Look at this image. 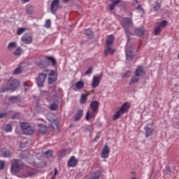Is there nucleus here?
I'll use <instances>...</instances> for the list:
<instances>
[{
    "label": "nucleus",
    "mask_w": 179,
    "mask_h": 179,
    "mask_svg": "<svg viewBox=\"0 0 179 179\" xmlns=\"http://www.w3.org/2000/svg\"><path fill=\"white\" fill-rule=\"evenodd\" d=\"M148 125H153V124H148L145 127V137H146V138H149V136H150L152 135V134H153V129L149 127Z\"/></svg>",
    "instance_id": "nucleus-15"
},
{
    "label": "nucleus",
    "mask_w": 179,
    "mask_h": 179,
    "mask_svg": "<svg viewBox=\"0 0 179 179\" xmlns=\"http://www.w3.org/2000/svg\"><path fill=\"white\" fill-rule=\"evenodd\" d=\"M162 29L159 25L155 29V36H159V34L162 32Z\"/></svg>",
    "instance_id": "nucleus-33"
},
{
    "label": "nucleus",
    "mask_w": 179,
    "mask_h": 179,
    "mask_svg": "<svg viewBox=\"0 0 179 179\" xmlns=\"http://www.w3.org/2000/svg\"><path fill=\"white\" fill-rule=\"evenodd\" d=\"M45 27L50 29L51 27V20H47L45 23Z\"/></svg>",
    "instance_id": "nucleus-39"
},
{
    "label": "nucleus",
    "mask_w": 179,
    "mask_h": 179,
    "mask_svg": "<svg viewBox=\"0 0 179 179\" xmlns=\"http://www.w3.org/2000/svg\"><path fill=\"white\" fill-rule=\"evenodd\" d=\"M20 127H21V129H22V130L24 133V132H27V131H26V129H27L30 127V125L28 123L22 122L20 124Z\"/></svg>",
    "instance_id": "nucleus-24"
},
{
    "label": "nucleus",
    "mask_w": 179,
    "mask_h": 179,
    "mask_svg": "<svg viewBox=\"0 0 179 179\" xmlns=\"http://www.w3.org/2000/svg\"><path fill=\"white\" fill-rule=\"evenodd\" d=\"M24 31H26V29L25 28H19L17 29V35L20 36V34H22V33H24Z\"/></svg>",
    "instance_id": "nucleus-41"
},
{
    "label": "nucleus",
    "mask_w": 179,
    "mask_h": 179,
    "mask_svg": "<svg viewBox=\"0 0 179 179\" xmlns=\"http://www.w3.org/2000/svg\"><path fill=\"white\" fill-rule=\"evenodd\" d=\"M29 1H30V0H22V3H26L29 2Z\"/></svg>",
    "instance_id": "nucleus-56"
},
{
    "label": "nucleus",
    "mask_w": 179,
    "mask_h": 179,
    "mask_svg": "<svg viewBox=\"0 0 179 179\" xmlns=\"http://www.w3.org/2000/svg\"><path fill=\"white\" fill-rule=\"evenodd\" d=\"M36 110L38 113H41V111H43V108L39 106H36Z\"/></svg>",
    "instance_id": "nucleus-49"
},
{
    "label": "nucleus",
    "mask_w": 179,
    "mask_h": 179,
    "mask_svg": "<svg viewBox=\"0 0 179 179\" xmlns=\"http://www.w3.org/2000/svg\"><path fill=\"white\" fill-rule=\"evenodd\" d=\"M85 43H86V41H82L80 42V45H83V44H85Z\"/></svg>",
    "instance_id": "nucleus-57"
},
{
    "label": "nucleus",
    "mask_w": 179,
    "mask_h": 179,
    "mask_svg": "<svg viewBox=\"0 0 179 179\" xmlns=\"http://www.w3.org/2000/svg\"><path fill=\"white\" fill-rule=\"evenodd\" d=\"M27 132H24V135H33L34 134V129L32 127L29 126L27 129H25Z\"/></svg>",
    "instance_id": "nucleus-22"
},
{
    "label": "nucleus",
    "mask_w": 179,
    "mask_h": 179,
    "mask_svg": "<svg viewBox=\"0 0 179 179\" xmlns=\"http://www.w3.org/2000/svg\"><path fill=\"white\" fill-rule=\"evenodd\" d=\"M122 26L124 29L126 36L127 37V41H129V36H131V32L129 29L134 27V22H132V19L129 17H124L122 20Z\"/></svg>",
    "instance_id": "nucleus-4"
},
{
    "label": "nucleus",
    "mask_w": 179,
    "mask_h": 179,
    "mask_svg": "<svg viewBox=\"0 0 179 179\" xmlns=\"http://www.w3.org/2000/svg\"><path fill=\"white\" fill-rule=\"evenodd\" d=\"M2 156L3 157H10L12 156V152L8 150H5L2 151Z\"/></svg>",
    "instance_id": "nucleus-27"
},
{
    "label": "nucleus",
    "mask_w": 179,
    "mask_h": 179,
    "mask_svg": "<svg viewBox=\"0 0 179 179\" xmlns=\"http://www.w3.org/2000/svg\"><path fill=\"white\" fill-rule=\"evenodd\" d=\"M161 29H164L167 26V20H163L158 25Z\"/></svg>",
    "instance_id": "nucleus-32"
},
{
    "label": "nucleus",
    "mask_w": 179,
    "mask_h": 179,
    "mask_svg": "<svg viewBox=\"0 0 179 179\" xmlns=\"http://www.w3.org/2000/svg\"><path fill=\"white\" fill-rule=\"evenodd\" d=\"M131 76V71H127L124 73L122 75V78H129Z\"/></svg>",
    "instance_id": "nucleus-36"
},
{
    "label": "nucleus",
    "mask_w": 179,
    "mask_h": 179,
    "mask_svg": "<svg viewBox=\"0 0 179 179\" xmlns=\"http://www.w3.org/2000/svg\"><path fill=\"white\" fill-rule=\"evenodd\" d=\"M126 55L127 61H132V59H134V52L128 48V45L126 48Z\"/></svg>",
    "instance_id": "nucleus-12"
},
{
    "label": "nucleus",
    "mask_w": 179,
    "mask_h": 179,
    "mask_svg": "<svg viewBox=\"0 0 179 179\" xmlns=\"http://www.w3.org/2000/svg\"><path fill=\"white\" fill-rule=\"evenodd\" d=\"M49 76H55V71L52 70L49 73Z\"/></svg>",
    "instance_id": "nucleus-53"
},
{
    "label": "nucleus",
    "mask_w": 179,
    "mask_h": 179,
    "mask_svg": "<svg viewBox=\"0 0 179 179\" xmlns=\"http://www.w3.org/2000/svg\"><path fill=\"white\" fill-rule=\"evenodd\" d=\"M131 174H135V172H131Z\"/></svg>",
    "instance_id": "nucleus-60"
},
{
    "label": "nucleus",
    "mask_w": 179,
    "mask_h": 179,
    "mask_svg": "<svg viewBox=\"0 0 179 179\" xmlns=\"http://www.w3.org/2000/svg\"><path fill=\"white\" fill-rule=\"evenodd\" d=\"M78 164V159L75 157V156H72L68 162L69 167H76Z\"/></svg>",
    "instance_id": "nucleus-13"
},
{
    "label": "nucleus",
    "mask_w": 179,
    "mask_h": 179,
    "mask_svg": "<svg viewBox=\"0 0 179 179\" xmlns=\"http://www.w3.org/2000/svg\"><path fill=\"white\" fill-rule=\"evenodd\" d=\"M45 157H51L52 156V150H49L44 152Z\"/></svg>",
    "instance_id": "nucleus-37"
},
{
    "label": "nucleus",
    "mask_w": 179,
    "mask_h": 179,
    "mask_svg": "<svg viewBox=\"0 0 179 179\" xmlns=\"http://www.w3.org/2000/svg\"><path fill=\"white\" fill-rule=\"evenodd\" d=\"M5 169V162L0 160V170H3Z\"/></svg>",
    "instance_id": "nucleus-46"
},
{
    "label": "nucleus",
    "mask_w": 179,
    "mask_h": 179,
    "mask_svg": "<svg viewBox=\"0 0 179 179\" xmlns=\"http://www.w3.org/2000/svg\"><path fill=\"white\" fill-rule=\"evenodd\" d=\"M83 115V110H78V112L75 115V121H80Z\"/></svg>",
    "instance_id": "nucleus-18"
},
{
    "label": "nucleus",
    "mask_w": 179,
    "mask_h": 179,
    "mask_svg": "<svg viewBox=\"0 0 179 179\" xmlns=\"http://www.w3.org/2000/svg\"><path fill=\"white\" fill-rule=\"evenodd\" d=\"M14 55L19 57L22 55V48H17L13 52Z\"/></svg>",
    "instance_id": "nucleus-31"
},
{
    "label": "nucleus",
    "mask_w": 179,
    "mask_h": 179,
    "mask_svg": "<svg viewBox=\"0 0 179 179\" xmlns=\"http://www.w3.org/2000/svg\"><path fill=\"white\" fill-rule=\"evenodd\" d=\"M146 74V71H145V69H143V66H138L136 69L134 71V75L132 76L129 83V86H134L136 83H138L139 80H141L140 78L141 76L143 78L145 75Z\"/></svg>",
    "instance_id": "nucleus-1"
},
{
    "label": "nucleus",
    "mask_w": 179,
    "mask_h": 179,
    "mask_svg": "<svg viewBox=\"0 0 179 179\" xmlns=\"http://www.w3.org/2000/svg\"><path fill=\"white\" fill-rule=\"evenodd\" d=\"M161 8H162V4L157 2V5L154 7V10L155 12H157L158 10H160Z\"/></svg>",
    "instance_id": "nucleus-40"
},
{
    "label": "nucleus",
    "mask_w": 179,
    "mask_h": 179,
    "mask_svg": "<svg viewBox=\"0 0 179 179\" xmlns=\"http://www.w3.org/2000/svg\"><path fill=\"white\" fill-rule=\"evenodd\" d=\"M16 47V42H10L7 48L8 50H10V48H15Z\"/></svg>",
    "instance_id": "nucleus-34"
},
{
    "label": "nucleus",
    "mask_w": 179,
    "mask_h": 179,
    "mask_svg": "<svg viewBox=\"0 0 179 179\" xmlns=\"http://www.w3.org/2000/svg\"><path fill=\"white\" fill-rule=\"evenodd\" d=\"M47 59H48L49 61H51L52 65H57V60L55 59H54V57H48Z\"/></svg>",
    "instance_id": "nucleus-38"
},
{
    "label": "nucleus",
    "mask_w": 179,
    "mask_h": 179,
    "mask_svg": "<svg viewBox=\"0 0 179 179\" xmlns=\"http://www.w3.org/2000/svg\"><path fill=\"white\" fill-rule=\"evenodd\" d=\"M11 164V173H19L20 166H19V159H13Z\"/></svg>",
    "instance_id": "nucleus-7"
},
{
    "label": "nucleus",
    "mask_w": 179,
    "mask_h": 179,
    "mask_svg": "<svg viewBox=\"0 0 179 179\" xmlns=\"http://www.w3.org/2000/svg\"><path fill=\"white\" fill-rule=\"evenodd\" d=\"M6 115H8L6 113H0V118H5Z\"/></svg>",
    "instance_id": "nucleus-52"
},
{
    "label": "nucleus",
    "mask_w": 179,
    "mask_h": 179,
    "mask_svg": "<svg viewBox=\"0 0 179 179\" xmlns=\"http://www.w3.org/2000/svg\"><path fill=\"white\" fill-rule=\"evenodd\" d=\"M111 47L112 45H106L104 52L105 55H108L109 54H113L115 52V50H113Z\"/></svg>",
    "instance_id": "nucleus-16"
},
{
    "label": "nucleus",
    "mask_w": 179,
    "mask_h": 179,
    "mask_svg": "<svg viewBox=\"0 0 179 179\" xmlns=\"http://www.w3.org/2000/svg\"><path fill=\"white\" fill-rule=\"evenodd\" d=\"M19 86H20V80L17 79L10 78L6 87L1 88V93H5V92H8L10 90V92H15Z\"/></svg>",
    "instance_id": "nucleus-3"
},
{
    "label": "nucleus",
    "mask_w": 179,
    "mask_h": 179,
    "mask_svg": "<svg viewBox=\"0 0 179 179\" xmlns=\"http://www.w3.org/2000/svg\"><path fill=\"white\" fill-rule=\"evenodd\" d=\"M49 85H54L55 82H57V78H52L51 77L49 78L48 79Z\"/></svg>",
    "instance_id": "nucleus-42"
},
{
    "label": "nucleus",
    "mask_w": 179,
    "mask_h": 179,
    "mask_svg": "<svg viewBox=\"0 0 179 179\" xmlns=\"http://www.w3.org/2000/svg\"><path fill=\"white\" fill-rule=\"evenodd\" d=\"M129 110V103H124L120 108V110L116 112L113 116V121H117L122 115L123 114H125L127 111Z\"/></svg>",
    "instance_id": "nucleus-5"
},
{
    "label": "nucleus",
    "mask_w": 179,
    "mask_h": 179,
    "mask_svg": "<svg viewBox=\"0 0 179 179\" xmlns=\"http://www.w3.org/2000/svg\"><path fill=\"white\" fill-rule=\"evenodd\" d=\"M135 33L136 36H138L139 37H142V36H143V34L145 33V31H143V29H137L135 31Z\"/></svg>",
    "instance_id": "nucleus-29"
},
{
    "label": "nucleus",
    "mask_w": 179,
    "mask_h": 179,
    "mask_svg": "<svg viewBox=\"0 0 179 179\" xmlns=\"http://www.w3.org/2000/svg\"><path fill=\"white\" fill-rule=\"evenodd\" d=\"M84 87H85V83L82 80L77 82L76 84V87L78 90H80V89H83Z\"/></svg>",
    "instance_id": "nucleus-25"
},
{
    "label": "nucleus",
    "mask_w": 179,
    "mask_h": 179,
    "mask_svg": "<svg viewBox=\"0 0 179 179\" xmlns=\"http://www.w3.org/2000/svg\"><path fill=\"white\" fill-rule=\"evenodd\" d=\"M84 33L85 36H87V37H89V38H93V36H94V34L93 33V31H91L90 29H85Z\"/></svg>",
    "instance_id": "nucleus-26"
},
{
    "label": "nucleus",
    "mask_w": 179,
    "mask_h": 179,
    "mask_svg": "<svg viewBox=\"0 0 179 179\" xmlns=\"http://www.w3.org/2000/svg\"><path fill=\"white\" fill-rule=\"evenodd\" d=\"M92 72H93V67L91 66L85 72V75H90Z\"/></svg>",
    "instance_id": "nucleus-44"
},
{
    "label": "nucleus",
    "mask_w": 179,
    "mask_h": 179,
    "mask_svg": "<svg viewBox=\"0 0 179 179\" xmlns=\"http://www.w3.org/2000/svg\"><path fill=\"white\" fill-rule=\"evenodd\" d=\"M25 157H24L23 155H20L19 156V158H20V160H23V159H24Z\"/></svg>",
    "instance_id": "nucleus-54"
},
{
    "label": "nucleus",
    "mask_w": 179,
    "mask_h": 179,
    "mask_svg": "<svg viewBox=\"0 0 179 179\" xmlns=\"http://www.w3.org/2000/svg\"><path fill=\"white\" fill-rule=\"evenodd\" d=\"M21 41H22V43L24 44H31L33 42V38L28 34H26L22 36Z\"/></svg>",
    "instance_id": "nucleus-10"
},
{
    "label": "nucleus",
    "mask_w": 179,
    "mask_h": 179,
    "mask_svg": "<svg viewBox=\"0 0 179 179\" xmlns=\"http://www.w3.org/2000/svg\"><path fill=\"white\" fill-rule=\"evenodd\" d=\"M99 138H100L99 136H96V138H95V139L97 140V139H99Z\"/></svg>",
    "instance_id": "nucleus-59"
},
{
    "label": "nucleus",
    "mask_w": 179,
    "mask_h": 179,
    "mask_svg": "<svg viewBox=\"0 0 179 179\" xmlns=\"http://www.w3.org/2000/svg\"><path fill=\"white\" fill-rule=\"evenodd\" d=\"M38 128L40 134H45L47 132V127L44 124H39Z\"/></svg>",
    "instance_id": "nucleus-21"
},
{
    "label": "nucleus",
    "mask_w": 179,
    "mask_h": 179,
    "mask_svg": "<svg viewBox=\"0 0 179 179\" xmlns=\"http://www.w3.org/2000/svg\"><path fill=\"white\" fill-rule=\"evenodd\" d=\"M101 79V76H94L92 83V86L94 89H96V87H99V85H100Z\"/></svg>",
    "instance_id": "nucleus-11"
},
{
    "label": "nucleus",
    "mask_w": 179,
    "mask_h": 179,
    "mask_svg": "<svg viewBox=\"0 0 179 179\" xmlns=\"http://www.w3.org/2000/svg\"><path fill=\"white\" fill-rule=\"evenodd\" d=\"M57 108H58V105H57V103H54L50 105V110H52V111H55Z\"/></svg>",
    "instance_id": "nucleus-43"
},
{
    "label": "nucleus",
    "mask_w": 179,
    "mask_h": 179,
    "mask_svg": "<svg viewBox=\"0 0 179 179\" xmlns=\"http://www.w3.org/2000/svg\"><path fill=\"white\" fill-rule=\"evenodd\" d=\"M89 94H83L80 97V104H86V101H87V96Z\"/></svg>",
    "instance_id": "nucleus-20"
},
{
    "label": "nucleus",
    "mask_w": 179,
    "mask_h": 179,
    "mask_svg": "<svg viewBox=\"0 0 179 179\" xmlns=\"http://www.w3.org/2000/svg\"><path fill=\"white\" fill-rule=\"evenodd\" d=\"M6 132H10L12 131V127L10 124H7L5 128Z\"/></svg>",
    "instance_id": "nucleus-45"
},
{
    "label": "nucleus",
    "mask_w": 179,
    "mask_h": 179,
    "mask_svg": "<svg viewBox=\"0 0 179 179\" xmlns=\"http://www.w3.org/2000/svg\"><path fill=\"white\" fill-rule=\"evenodd\" d=\"M136 9H137V10L138 12H140V13H141L142 15H143V13H145V10H143V8H142V6L138 5Z\"/></svg>",
    "instance_id": "nucleus-35"
},
{
    "label": "nucleus",
    "mask_w": 179,
    "mask_h": 179,
    "mask_svg": "<svg viewBox=\"0 0 179 179\" xmlns=\"http://www.w3.org/2000/svg\"><path fill=\"white\" fill-rule=\"evenodd\" d=\"M8 101L13 103H20L22 101V97L20 96V95L11 96L9 98Z\"/></svg>",
    "instance_id": "nucleus-14"
},
{
    "label": "nucleus",
    "mask_w": 179,
    "mask_h": 179,
    "mask_svg": "<svg viewBox=\"0 0 179 179\" xmlns=\"http://www.w3.org/2000/svg\"><path fill=\"white\" fill-rule=\"evenodd\" d=\"M47 78V73H41L38 75V77L36 78V83L38 87H43L44 86V83Z\"/></svg>",
    "instance_id": "nucleus-6"
},
{
    "label": "nucleus",
    "mask_w": 179,
    "mask_h": 179,
    "mask_svg": "<svg viewBox=\"0 0 179 179\" xmlns=\"http://www.w3.org/2000/svg\"><path fill=\"white\" fill-rule=\"evenodd\" d=\"M20 117V115L19 113H17L12 116V120H19Z\"/></svg>",
    "instance_id": "nucleus-47"
},
{
    "label": "nucleus",
    "mask_w": 179,
    "mask_h": 179,
    "mask_svg": "<svg viewBox=\"0 0 179 179\" xmlns=\"http://www.w3.org/2000/svg\"><path fill=\"white\" fill-rule=\"evenodd\" d=\"M110 155V147L106 144L102 150L101 157L102 159H107Z\"/></svg>",
    "instance_id": "nucleus-8"
},
{
    "label": "nucleus",
    "mask_w": 179,
    "mask_h": 179,
    "mask_svg": "<svg viewBox=\"0 0 179 179\" xmlns=\"http://www.w3.org/2000/svg\"><path fill=\"white\" fill-rule=\"evenodd\" d=\"M92 93H94V90H91V91L88 92L87 93V94H89V96H90V94H92Z\"/></svg>",
    "instance_id": "nucleus-55"
},
{
    "label": "nucleus",
    "mask_w": 179,
    "mask_h": 179,
    "mask_svg": "<svg viewBox=\"0 0 179 179\" xmlns=\"http://www.w3.org/2000/svg\"><path fill=\"white\" fill-rule=\"evenodd\" d=\"M63 1V2H69V1H71V0H62Z\"/></svg>",
    "instance_id": "nucleus-58"
},
{
    "label": "nucleus",
    "mask_w": 179,
    "mask_h": 179,
    "mask_svg": "<svg viewBox=\"0 0 179 179\" xmlns=\"http://www.w3.org/2000/svg\"><path fill=\"white\" fill-rule=\"evenodd\" d=\"M22 73V66H18L17 69L14 70L13 72V75H19V73Z\"/></svg>",
    "instance_id": "nucleus-30"
},
{
    "label": "nucleus",
    "mask_w": 179,
    "mask_h": 179,
    "mask_svg": "<svg viewBox=\"0 0 179 179\" xmlns=\"http://www.w3.org/2000/svg\"><path fill=\"white\" fill-rule=\"evenodd\" d=\"M99 107H100V103L98 101H92L90 104V108L92 110L90 112L88 110L87 112L85 120L89 121L92 118H94L96 115H97V113H99Z\"/></svg>",
    "instance_id": "nucleus-2"
},
{
    "label": "nucleus",
    "mask_w": 179,
    "mask_h": 179,
    "mask_svg": "<svg viewBox=\"0 0 179 179\" xmlns=\"http://www.w3.org/2000/svg\"><path fill=\"white\" fill-rule=\"evenodd\" d=\"M45 72H48V70H45Z\"/></svg>",
    "instance_id": "nucleus-62"
},
{
    "label": "nucleus",
    "mask_w": 179,
    "mask_h": 179,
    "mask_svg": "<svg viewBox=\"0 0 179 179\" xmlns=\"http://www.w3.org/2000/svg\"><path fill=\"white\" fill-rule=\"evenodd\" d=\"M26 12L27 15H33L34 13V6H27Z\"/></svg>",
    "instance_id": "nucleus-19"
},
{
    "label": "nucleus",
    "mask_w": 179,
    "mask_h": 179,
    "mask_svg": "<svg viewBox=\"0 0 179 179\" xmlns=\"http://www.w3.org/2000/svg\"><path fill=\"white\" fill-rule=\"evenodd\" d=\"M57 174H58V169L55 168L54 176L51 179H55V176H57Z\"/></svg>",
    "instance_id": "nucleus-50"
},
{
    "label": "nucleus",
    "mask_w": 179,
    "mask_h": 179,
    "mask_svg": "<svg viewBox=\"0 0 179 179\" xmlns=\"http://www.w3.org/2000/svg\"><path fill=\"white\" fill-rule=\"evenodd\" d=\"M35 176H36V173H34V172H29L28 173L29 177H34Z\"/></svg>",
    "instance_id": "nucleus-51"
},
{
    "label": "nucleus",
    "mask_w": 179,
    "mask_h": 179,
    "mask_svg": "<svg viewBox=\"0 0 179 179\" xmlns=\"http://www.w3.org/2000/svg\"><path fill=\"white\" fill-rule=\"evenodd\" d=\"M101 176V171H96L94 173V175L92 176L91 179H100V177Z\"/></svg>",
    "instance_id": "nucleus-28"
},
{
    "label": "nucleus",
    "mask_w": 179,
    "mask_h": 179,
    "mask_svg": "<svg viewBox=\"0 0 179 179\" xmlns=\"http://www.w3.org/2000/svg\"><path fill=\"white\" fill-rule=\"evenodd\" d=\"M136 3H138V1H135Z\"/></svg>",
    "instance_id": "nucleus-61"
},
{
    "label": "nucleus",
    "mask_w": 179,
    "mask_h": 179,
    "mask_svg": "<svg viewBox=\"0 0 179 179\" xmlns=\"http://www.w3.org/2000/svg\"><path fill=\"white\" fill-rule=\"evenodd\" d=\"M121 2V0L113 1L112 4L108 5L110 10H113L115 8V5H118Z\"/></svg>",
    "instance_id": "nucleus-23"
},
{
    "label": "nucleus",
    "mask_w": 179,
    "mask_h": 179,
    "mask_svg": "<svg viewBox=\"0 0 179 179\" xmlns=\"http://www.w3.org/2000/svg\"><path fill=\"white\" fill-rule=\"evenodd\" d=\"M114 43V36L113 35H109L106 38V45H113Z\"/></svg>",
    "instance_id": "nucleus-17"
},
{
    "label": "nucleus",
    "mask_w": 179,
    "mask_h": 179,
    "mask_svg": "<svg viewBox=\"0 0 179 179\" xmlns=\"http://www.w3.org/2000/svg\"><path fill=\"white\" fill-rule=\"evenodd\" d=\"M59 6V0H53L50 4V10L52 13L55 14Z\"/></svg>",
    "instance_id": "nucleus-9"
},
{
    "label": "nucleus",
    "mask_w": 179,
    "mask_h": 179,
    "mask_svg": "<svg viewBox=\"0 0 179 179\" xmlns=\"http://www.w3.org/2000/svg\"><path fill=\"white\" fill-rule=\"evenodd\" d=\"M23 87H24L25 92H27V90H29V85L27 84V83H24Z\"/></svg>",
    "instance_id": "nucleus-48"
}]
</instances>
